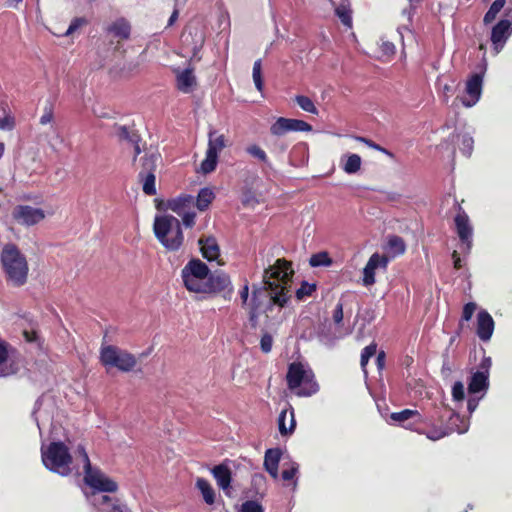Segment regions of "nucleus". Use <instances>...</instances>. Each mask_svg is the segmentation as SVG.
I'll return each mask as SVG.
<instances>
[{
	"label": "nucleus",
	"mask_w": 512,
	"mask_h": 512,
	"mask_svg": "<svg viewBox=\"0 0 512 512\" xmlns=\"http://www.w3.org/2000/svg\"><path fill=\"white\" fill-rule=\"evenodd\" d=\"M78 452L84 464V481L92 489L87 494V500L98 512H131L130 509L114 496L106 492H115L118 488L115 481L107 477L100 470L91 466L88 454L84 447L79 446Z\"/></svg>",
	"instance_id": "1"
},
{
	"label": "nucleus",
	"mask_w": 512,
	"mask_h": 512,
	"mask_svg": "<svg viewBox=\"0 0 512 512\" xmlns=\"http://www.w3.org/2000/svg\"><path fill=\"white\" fill-rule=\"evenodd\" d=\"M293 270L291 264L284 260L278 259L273 265L265 269L263 282L266 289L270 291L271 304L284 307L290 298L291 278Z\"/></svg>",
	"instance_id": "2"
},
{
	"label": "nucleus",
	"mask_w": 512,
	"mask_h": 512,
	"mask_svg": "<svg viewBox=\"0 0 512 512\" xmlns=\"http://www.w3.org/2000/svg\"><path fill=\"white\" fill-rule=\"evenodd\" d=\"M153 231L161 245L170 252L179 251L184 243L180 221L172 215H157Z\"/></svg>",
	"instance_id": "3"
},
{
	"label": "nucleus",
	"mask_w": 512,
	"mask_h": 512,
	"mask_svg": "<svg viewBox=\"0 0 512 512\" xmlns=\"http://www.w3.org/2000/svg\"><path fill=\"white\" fill-rule=\"evenodd\" d=\"M286 381L288 388L299 397L312 396L319 390L312 369L301 362L289 364Z\"/></svg>",
	"instance_id": "4"
},
{
	"label": "nucleus",
	"mask_w": 512,
	"mask_h": 512,
	"mask_svg": "<svg viewBox=\"0 0 512 512\" xmlns=\"http://www.w3.org/2000/svg\"><path fill=\"white\" fill-rule=\"evenodd\" d=\"M1 262L8 280L17 287L24 285L28 276V263L26 257L13 244L4 246L1 253Z\"/></svg>",
	"instance_id": "5"
},
{
	"label": "nucleus",
	"mask_w": 512,
	"mask_h": 512,
	"mask_svg": "<svg viewBox=\"0 0 512 512\" xmlns=\"http://www.w3.org/2000/svg\"><path fill=\"white\" fill-rule=\"evenodd\" d=\"M41 458L43 465L51 472L61 476L71 473L72 456L69 448L63 442H51L48 446L42 445Z\"/></svg>",
	"instance_id": "6"
},
{
	"label": "nucleus",
	"mask_w": 512,
	"mask_h": 512,
	"mask_svg": "<svg viewBox=\"0 0 512 512\" xmlns=\"http://www.w3.org/2000/svg\"><path fill=\"white\" fill-rule=\"evenodd\" d=\"M209 271V267L200 259L189 260L181 271L185 288L190 292L203 294Z\"/></svg>",
	"instance_id": "7"
},
{
	"label": "nucleus",
	"mask_w": 512,
	"mask_h": 512,
	"mask_svg": "<svg viewBox=\"0 0 512 512\" xmlns=\"http://www.w3.org/2000/svg\"><path fill=\"white\" fill-rule=\"evenodd\" d=\"M100 361L105 367H115L122 372L132 371L137 364L136 357L133 354L114 345L101 348Z\"/></svg>",
	"instance_id": "8"
},
{
	"label": "nucleus",
	"mask_w": 512,
	"mask_h": 512,
	"mask_svg": "<svg viewBox=\"0 0 512 512\" xmlns=\"http://www.w3.org/2000/svg\"><path fill=\"white\" fill-rule=\"evenodd\" d=\"M226 147V138L223 134H218L216 130H210L208 133V147L205 159L201 163V170L208 174L216 169L219 153Z\"/></svg>",
	"instance_id": "9"
},
{
	"label": "nucleus",
	"mask_w": 512,
	"mask_h": 512,
	"mask_svg": "<svg viewBox=\"0 0 512 512\" xmlns=\"http://www.w3.org/2000/svg\"><path fill=\"white\" fill-rule=\"evenodd\" d=\"M159 156L155 153L145 155L142 158V169L139 172V178L142 182V189L146 195L153 196L156 194L155 187V169Z\"/></svg>",
	"instance_id": "10"
},
{
	"label": "nucleus",
	"mask_w": 512,
	"mask_h": 512,
	"mask_svg": "<svg viewBox=\"0 0 512 512\" xmlns=\"http://www.w3.org/2000/svg\"><path fill=\"white\" fill-rule=\"evenodd\" d=\"M507 18L498 21L491 30V43L495 54H498L505 46L512 34V13H506Z\"/></svg>",
	"instance_id": "11"
},
{
	"label": "nucleus",
	"mask_w": 512,
	"mask_h": 512,
	"mask_svg": "<svg viewBox=\"0 0 512 512\" xmlns=\"http://www.w3.org/2000/svg\"><path fill=\"white\" fill-rule=\"evenodd\" d=\"M457 235L461 241V251L469 253L473 244V227L470 223L468 215L459 210L454 218Z\"/></svg>",
	"instance_id": "12"
},
{
	"label": "nucleus",
	"mask_w": 512,
	"mask_h": 512,
	"mask_svg": "<svg viewBox=\"0 0 512 512\" xmlns=\"http://www.w3.org/2000/svg\"><path fill=\"white\" fill-rule=\"evenodd\" d=\"M312 131V126L299 119L285 118L279 117L276 121L270 126V133L273 136L281 137L288 132H310Z\"/></svg>",
	"instance_id": "13"
},
{
	"label": "nucleus",
	"mask_w": 512,
	"mask_h": 512,
	"mask_svg": "<svg viewBox=\"0 0 512 512\" xmlns=\"http://www.w3.org/2000/svg\"><path fill=\"white\" fill-rule=\"evenodd\" d=\"M232 291L233 286L228 274L219 270L214 272L209 271L203 294H216L220 292L231 294Z\"/></svg>",
	"instance_id": "14"
},
{
	"label": "nucleus",
	"mask_w": 512,
	"mask_h": 512,
	"mask_svg": "<svg viewBox=\"0 0 512 512\" xmlns=\"http://www.w3.org/2000/svg\"><path fill=\"white\" fill-rule=\"evenodd\" d=\"M12 216L19 224L33 226L45 218V212L29 205H18L13 209Z\"/></svg>",
	"instance_id": "15"
},
{
	"label": "nucleus",
	"mask_w": 512,
	"mask_h": 512,
	"mask_svg": "<svg viewBox=\"0 0 512 512\" xmlns=\"http://www.w3.org/2000/svg\"><path fill=\"white\" fill-rule=\"evenodd\" d=\"M483 77L481 74H473L466 82V95L461 99L465 107L474 106L480 99L482 93Z\"/></svg>",
	"instance_id": "16"
},
{
	"label": "nucleus",
	"mask_w": 512,
	"mask_h": 512,
	"mask_svg": "<svg viewBox=\"0 0 512 512\" xmlns=\"http://www.w3.org/2000/svg\"><path fill=\"white\" fill-rule=\"evenodd\" d=\"M389 259L385 255L374 253L369 258L367 264L363 269V284L365 286H371L375 283V271L378 268L386 269Z\"/></svg>",
	"instance_id": "17"
},
{
	"label": "nucleus",
	"mask_w": 512,
	"mask_h": 512,
	"mask_svg": "<svg viewBox=\"0 0 512 512\" xmlns=\"http://www.w3.org/2000/svg\"><path fill=\"white\" fill-rule=\"evenodd\" d=\"M495 322L492 316L486 310H480L476 317V334L478 338L487 342L491 339L494 332Z\"/></svg>",
	"instance_id": "18"
},
{
	"label": "nucleus",
	"mask_w": 512,
	"mask_h": 512,
	"mask_svg": "<svg viewBox=\"0 0 512 512\" xmlns=\"http://www.w3.org/2000/svg\"><path fill=\"white\" fill-rule=\"evenodd\" d=\"M211 473L216 480L220 489H222L227 496H231V482L232 472L226 462L214 466Z\"/></svg>",
	"instance_id": "19"
},
{
	"label": "nucleus",
	"mask_w": 512,
	"mask_h": 512,
	"mask_svg": "<svg viewBox=\"0 0 512 512\" xmlns=\"http://www.w3.org/2000/svg\"><path fill=\"white\" fill-rule=\"evenodd\" d=\"M18 364L10 359L8 345L0 340V377H7L17 373Z\"/></svg>",
	"instance_id": "20"
},
{
	"label": "nucleus",
	"mask_w": 512,
	"mask_h": 512,
	"mask_svg": "<svg viewBox=\"0 0 512 512\" xmlns=\"http://www.w3.org/2000/svg\"><path fill=\"white\" fill-rule=\"evenodd\" d=\"M197 85V80L194 75L193 68H186L182 71H177L176 74V87L182 93H191Z\"/></svg>",
	"instance_id": "21"
},
{
	"label": "nucleus",
	"mask_w": 512,
	"mask_h": 512,
	"mask_svg": "<svg viewBox=\"0 0 512 512\" xmlns=\"http://www.w3.org/2000/svg\"><path fill=\"white\" fill-rule=\"evenodd\" d=\"M202 256L208 261L217 260L220 256V247L213 236L201 237L198 240Z\"/></svg>",
	"instance_id": "22"
},
{
	"label": "nucleus",
	"mask_w": 512,
	"mask_h": 512,
	"mask_svg": "<svg viewBox=\"0 0 512 512\" xmlns=\"http://www.w3.org/2000/svg\"><path fill=\"white\" fill-rule=\"evenodd\" d=\"M194 207V197L189 194H181L178 197L168 200L167 208L181 215Z\"/></svg>",
	"instance_id": "23"
},
{
	"label": "nucleus",
	"mask_w": 512,
	"mask_h": 512,
	"mask_svg": "<svg viewBox=\"0 0 512 512\" xmlns=\"http://www.w3.org/2000/svg\"><path fill=\"white\" fill-rule=\"evenodd\" d=\"M281 450L279 448L267 449L264 456L265 470L274 479L278 478V466L281 459Z\"/></svg>",
	"instance_id": "24"
},
{
	"label": "nucleus",
	"mask_w": 512,
	"mask_h": 512,
	"mask_svg": "<svg viewBox=\"0 0 512 512\" xmlns=\"http://www.w3.org/2000/svg\"><path fill=\"white\" fill-rule=\"evenodd\" d=\"M295 425L296 421L293 408L290 407V409L282 410L278 417V428L280 434L282 436L291 434L295 429Z\"/></svg>",
	"instance_id": "25"
},
{
	"label": "nucleus",
	"mask_w": 512,
	"mask_h": 512,
	"mask_svg": "<svg viewBox=\"0 0 512 512\" xmlns=\"http://www.w3.org/2000/svg\"><path fill=\"white\" fill-rule=\"evenodd\" d=\"M489 387V376L486 372H475L472 374L470 382L468 383V392L470 394H476L483 392V395Z\"/></svg>",
	"instance_id": "26"
},
{
	"label": "nucleus",
	"mask_w": 512,
	"mask_h": 512,
	"mask_svg": "<svg viewBox=\"0 0 512 512\" xmlns=\"http://www.w3.org/2000/svg\"><path fill=\"white\" fill-rule=\"evenodd\" d=\"M390 419L393 422L402 424L405 428H411L410 425H405V422L409 419H414L415 423L425 422L419 411L412 409H404L400 412H394L390 415Z\"/></svg>",
	"instance_id": "27"
},
{
	"label": "nucleus",
	"mask_w": 512,
	"mask_h": 512,
	"mask_svg": "<svg viewBox=\"0 0 512 512\" xmlns=\"http://www.w3.org/2000/svg\"><path fill=\"white\" fill-rule=\"evenodd\" d=\"M15 128V118L7 101H0V130L11 131Z\"/></svg>",
	"instance_id": "28"
},
{
	"label": "nucleus",
	"mask_w": 512,
	"mask_h": 512,
	"mask_svg": "<svg viewBox=\"0 0 512 512\" xmlns=\"http://www.w3.org/2000/svg\"><path fill=\"white\" fill-rule=\"evenodd\" d=\"M452 141L457 143L463 155H465L466 157L471 156L473 151L474 140L469 133H457L452 136Z\"/></svg>",
	"instance_id": "29"
},
{
	"label": "nucleus",
	"mask_w": 512,
	"mask_h": 512,
	"mask_svg": "<svg viewBox=\"0 0 512 512\" xmlns=\"http://www.w3.org/2000/svg\"><path fill=\"white\" fill-rule=\"evenodd\" d=\"M445 429L450 433L457 432L459 434L466 433L469 429V420L464 419L457 413H453L449 418Z\"/></svg>",
	"instance_id": "30"
},
{
	"label": "nucleus",
	"mask_w": 512,
	"mask_h": 512,
	"mask_svg": "<svg viewBox=\"0 0 512 512\" xmlns=\"http://www.w3.org/2000/svg\"><path fill=\"white\" fill-rule=\"evenodd\" d=\"M107 31L117 38L128 39L130 36L131 28L125 19L120 18L109 25Z\"/></svg>",
	"instance_id": "31"
},
{
	"label": "nucleus",
	"mask_w": 512,
	"mask_h": 512,
	"mask_svg": "<svg viewBox=\"0 0 512 512\" xmlns=\"http://www.w3.org/2000/svg\"><path fill=\"white\" fill-rule=\"evenodd\" d=\"M384 248L392 257H396L404 254L406 245L401 237L392 235L388 237Z\"/></svg>",
	"instance_id": "32"
},
{
	"label": "nucleus",
	"mask_w": 512,
	"mask_h": 512,
	"mask_svg": "<svg viewBox=\"0 0 512 512\" xmlns=\"http://www.w3.org/2000/svg\"><path fill=\"white\" fill-rule=\"evenodd\" d=\"M335 14L344 26L352 27V10L349 0H341L339 5L335 7Z\"/></svg>",
	"instance_id": "33"
},
{
	"label": "nucleus",
	"mask_w": 512,
	"mask_h": 512,
	"mask_svg": "<svg viewBox=\"0 0 512 512\" xmlns=\"http://www.w3.org/2000/svg\"><path fill=\"white\" fill-rule=\"evenodd\" d=\"M215 198V194L211 188L205 187L200 189L198 192L196 201H194V205H196L199 211H205L208 209L209 205Z\"/></svg>",
	"instance_id": "34"
},
{
	"label": "nucleus",
	"mask_w": 512,
	"mask_h": 512,
	"mask_svg": "<svg viewBox=\"0 0 512 512\" xmlns=\"http://www.w3.org/2000/svg\"><path fill=\"white\" fill-rule=\"evenodd\" d=\"M196 487L200 490L204 501L208 505H212L215 502V491L211 484L204 478H198L196 481Z\"/></svg>",
	"instance_id": "35"
},
{
	"label": "nucleus",
	"mask_w": 512,
	"mask_h": 512,
	"mask_svg": "<svg viewBox=\"0 0 512 512\" xmlns=\"http://www.w3.org/2000/svg\"><path fill=\"white\" fill-rule=\"evenodd\" d=\"M115 134L120 140L128 141L130 143L135 144V146H134L135 155L137 156L140 154L141 150L137 143L138 136L136 134H131L129 129L126 126H117L116 130H115Z\"/></svg>",
	"instance_id": "36"
},
{
	"label": "nucleus",
	"mask_w": 512,
	"mask_h": 512,
	"mask_svg": "<svg viewBox=\"0 0 512 512\" xmlns=\"http://www.w3.org/2000/svg\"><path fill=\"white\" fill-rule=\"evenodd\" d=\"M505 4L506 0H495L485 13L483 23L485 25L491 24L496 19L499 12L504 8Z\"/></svg>",
	"instance_id": "37"
},
{
	"label": "nucleus",
	"mask_w": 512,
	"mask_h": 512,
	"mask_svg": "<svg viewBox=\"0 0 512 512\" xmlns=\"http://www.w3.org/2000/svg\"><path fill=\"white\" fill-rule=\"evenodd\" d=\"M361 163L362 160L358 154H349L346 156L342 168L347 174H354L360 170Z\"/></svg>",
	"instance_id": "38"
},
{
	"label": "nucleus",
	"mask_w": 512,
	"mask_h": 512,
	"mask_svg": "<svg viewBox=\"0 0 512 512\" xmlns=\"http://www.w3.org/2000/svg\"><path fill=\"white\" fill-rule=\"evenodd\" d=\"M309 264L312 267H328L332 264V259L327 252H319L310 257Z\"/></svg>",
	"instance_id": "39"
},
{
	"label": "nucleus",
	"mask_w": 512,
	"mask_h": 512,
	"mask_svg": "<svg viewBox=\"0 0 512 512\" xmlns=\"http://www.w3.org/2000/svg\"><path fill=\"white\" fill-rule=\"evenodd\" d=\"M295 102L299 105V107L302 110L314 115L318 114V109L316 108L313 101L309 97L304 95H297L295 97Z\"/></svg>",
	"instance_id": "40"
},
{
	"label": "nucleus",
	"mask_w": 512,
	"mask_h": 512,
	"mask_svg": "<svg viewBox=\"0 0 512 512\" xmlns=\"http://www.w3.org/2000/svg\"><path fill=\"white\" fill-rule=\"evenodd\" d=\"M252 77H253V82L255 84L256 89L259 92H262L264 83H263V79H262V62L260 59H258L254 62Z\"/></svg>",
	"instance_id": "41"
},
{
	"label": "nucleus",
	"mask_w": 512,
	"mask_h": 512,
	"mask_svg": "<svg viewBox=\"0 0 512 512\" xmlns=\"http://www.w3.org/2000/svg\"><path fill=\"white\" fill-rule=\"evenodd\" d=\"M377 351V345L375 343H371L370 345L366 346L361 353V368L366 373V366L372 356L376 354Z\"/></svg>",
	"instance_id": "42"
},
{
	"label": "nucleus",
	"mask_w": 512,
	"mask_h": 512,
	"mask_svg": "<svg viewBox=\"0 0 512 512\" xmlns=\"http://www.w3.org/2000/svg\"><path fill=\"white\" fill-rule=\"evenodd\" d=\"M246 152L254 158H257L261 162L266 163L268 161L266 152L258 145L253 144L246 148Z\"/></svg>",
	"instance_id": "43"
},
{
	"label": "nucleus",
	"mask_w": 512,
	"mask_h": 512,
	"mask_svg": "<svg viewBox=\"0 0 512 512\" xmlns=\"http://www.w3.org/2000/svg\"><path fill=\"white\" fill-rule=\"evenodd\" d=\"M317 338L319 342L326 347L334 346L336 341L339 339V337L325 332L324 329L318 332Z\"/></svg>",
	"instance_id": "44"
},
{
	"label": "nucleus",
	"mask_w": 512,
	"mask_h": 512,
	"mask_svg": "<svg viewBox=\"0 0 512 512\" xmlns=\"http://www.w3.org/2000/svg\"><path fill=\"white\" fill-rule=\"evenodd\" d=\"M88 23V21L84 18V17H76L74 18L68 29L66 30V32L63 34V36H70L72 35L74 32H76L79 28H81L82 26L86 25Z\"/></svg>",
	"instance_id": "45"
},
{
	"label": "nucleus",
	"mask_w": 512,
	"mask_h": 512,
	"mask_svg": "<svg viewBox=\"0 0 512 512\" xmlns=\"http://www.w3.org/2000/svg\"><path fill=\"white\" fill-rule=\"evenodd\" d=\"M240 511L241 512H264V508L257 501L248 500V501H245L241 505V510Z\"/></svg>",
	"instance_id": "46"
},
{
	"label": "nucleus",
	"mask_w": 512,
	"mask_h": 512,
	"mask_svg": "<svg viewBox=\"0 0 512 512\" xmlns=\"http://www.w3.org/2000/svg\"><path fill=\"white\" fill-rule=\"evenodd\" d=\"M54 121V112L51 105H46L43 109V114L39 119V123L43 126L52 124Z\"/></svg>",
	"instance_id": "47"
},
{
	"label": "nucleus",
	"mask_w": 512,
	"mask_h": 512,
	"mask_svg": "<svg viewBox=\"0 0 512 512\" xmlns=\"http://www.w3.org/2000/svg\"><path fill=\"white\" fill-rule=\"evenodd\" d=\"M449 435V432L443 427H435L426 432V437L430 440L436 441Z\"/></svg>",
	"instance_id": "48"
},
{
	"label": "nucleus",
	"mask_w": 512,
	"mask_h": 512,
	"mask_svg": "<svg viewBox=\"0 0 512 512\" xmlns=\"http://www.w3.org/2000/svg\"><path fill=\"white\" fill-rule=\"evenodd\" d=\"M315 289L316 286L314 284L304 282L301 287L296 290V296L298 299H303L305 296H310Z\"/></svg>",
	"instance_id": "49"
},
{
	"label": "nucleus",
	"mask_w": 512,
	"mask_h": 512,
	"mask_svg": "<svg viewBox=\"0 0 512 512\" xmlns=\"http://www.w3.org/2000/svg\"><path fill=\"white\" fill-rule=\"evenodd\" d=\"M358 141L360 142H363L365 143L368 147L374 149V150H377V151H380L382 153H384L385 155L389 156V157H393V153L388 151L387 149L381 147L380 145L376 144L375 142L369 140V139H366L364 137H357L356 138Z\"/></svg>",
	"instance_id": "50"
},
{
	"label": "nucleus",
	"mask_w": 512,
	"mask_h": 512,
	"mask_svg": "<svg viewBox=\"0 0 512 512\" xmlns=\"http://www.w3.org/2000/svg\"><path fill=\"white\" fill-rule=\"evenodd\" d=\"M452 397L455 401L464 399V385L461 381H456L452 386Z\"/></svg>",
	"instance_id": "51"
},
{
	"label": "nucleus",
	"mask_w": 512,
	"mask_h": 512,
	"mask_svg": "<svg viewBox=\"0 0 512 512\" xmlns=\"http://www.w3.org/2000/svg\"><path fill=\"white\" fill-rule=\"evenodd\" d=\"M273 338L270 334L265 333L260 340V348L262 352L269 353L272 350Z\"/></svg>",
	"instance_id": "52"
},
{
	"label": "nucleus",
	"mask_w": 512,
	"mask_h": 512,
	"mask_svg": "<svg viewBox=\"0 0 512 512\" xmlns=\"http://www.w3.org/2000/svg\"><path fill=\"white\" fill-rule=\"evenodd\" d=\"M182 218L183 225L185 227L191 228L195 224V218L196 213L193 211V209L184 212L183 214L179 215Z\"/></svg>",
	"instance_id": "53"
},
{
	"label": "nucleus",
	"mask_w": 512,
	"mask_h": 512,
	"mask_svg": "<svg viewBox=\"0 0 512 512\" xmlns=\"http://www.w3.org/2000/svg\"><path fill=\"white\" fill-rule=\"evenodd\" d=\"M343 317H344L343 303L341 301H339L333 310L332 318H333L334 323L337 326H339L343 321Z\"/></svg>",
	"instance_id": "54"
},
{
	"label": "nucleus",
	"mask_w": 512,
	"mask_h": 512,
	"mask_svg": "<svg viewBox=\"0 0 512 512\" xmlns=\"http://www.w3.org/2000/svg\"><path fill=\"white\" fill-rule=\"evenodd\" d=\"M477 306L474 302H469L464 305L463 311H462V320L463 321H469L471 320Z\"/></svg>",
	"instance_id": "55"
},
{
	"label": "nucleus",
	"mask_w": 512,
	"mask_h": 512,
	"mask_svg": "<svg viewBox=\"0 0 512 512\" xmlns=\"http://www.w3.org/2000/svg\"><path fill=\"white\" fill-rule=\"evenodd\" d=\"M299 465L296 462H292L290 468L282 471V478L285 481L291 480L298 473Z\"/></svg>",
	"instance_id": "56"
},
{
	"label": "nucleus",
	"mask_w": 512,
	"mask_h": 512,
	"mask_svg": "<svg viewBox=\"0 0 512 512\" xmlns=\"http://www.w3.org/2000/svg\"><path fill=\"white\" fill-rule=\"evenodd\" d=\"M381 51L384 55L391 56L395 53L396 48L392 42L382 41Z\"/></svg>",
	"instance_id": "57"
},
{
	"label": "nucleus",
	"mask_w": 512,
	"mask_h": 512,
	"mask_svg": "<svg viewBox=\"0 0 512 512\" xmlns=\"http://www.w3.org/2000/svg\"><path fill=\"white\" fill-rule=\"evenodd\" d=\"M23 335L27 342H30V343H34V342L38 343L39 342V335L35 330H31V331L25 330L23 332Z\"/></svg>",
	"instance_id": "58"
},
{
	"label": "nucleus",
	"mask_w": 512,
	"mask_h": 512,
	"mask_svg": "<svg viewBox=\"0 0 512 512\" xmlns=\"http://www.w3.org/2000/svg\"><path fill=\"white\" fill-rule=\"evenodd\" d=\"M492 365V360L490 357H484L480 363V372H486V374L489 376V370Z\"/></svg>",
	"instance_id": "59"
},
{
	"label": "nucleus",
	"mask_w": 512,
	"mask_h": 512,
	"mask_svg": "<svg viewBox=\"0 0 512 512\" xmlns=\"http://www.w3.org/2000/svg\"><path fill=\"white\" fill-rule=\"evenodd\" d=\"M482 397H483V395L480 398L470 397L468 399L467 409L470 414H472L476 410V408L478 407V404H479V400Z\"/></svg>",
	"instance_id": "60"
},
{
	"label": "nucleus",
	"mask_w": 512,
	"mask_h": 512,
	"mask_svg": "<svg viewBox=\"0 0 512 512\" xmlns=\"http://www.w3.org/2000/svg\"><path fill=\"white\" fill-rule=\"evenodd\" d=\"M408 1L410 2V8H409V9H404V10L402 11V14H403L404 16H406V17H407V21H408L409 23H411V21H412V17H413V14H414V7H413V4H414L415 2H418V0H408Z\"/></svg>",
	"instance_id": "61"
},
{
	"label": "nucleus",
	"mask_w": 512,
	"mask_h": 512,
	"mask_svg": "<svg viewBox=\"0 0 512 512\" xmlns=\"http://www.w3.org/2000/svg\"><path fill=\"white\" fill-rule=\"evenodd\" d=\"M385 359H386V356H385L384 351H381V352H379L377 354L376 364H377V367H378L379 370L384 368V366H385Z\"/></svg>",
	"instance_id": "62"
},
{
	"label": "nucleus",
	"mask_w": 512,
	"mask_h": 512,
	"mask_svg": "<svg viewBox=\"0 0 512 512\" xmlns=\"http://www.w3.org/2000/svg\"><path fill=\"white\" fill-rule=\"evenodd\" d=\"M249 320H250L251 326L255 328L258 324V314L256 311V307L252 308V310L250 311Z\"/></svg>",
	"instance_id": "63"
},
{
	"label": "nucleus",
	"mask_w": 512,
	"mask_h": 512,
	"mask_svg": "<svg viewBox=\"0 0 512 512\" xmlns=\"http://www.w3.org/2000/svg\"><path fill=\"white\" fill-rule=\"evenodd\" d=\"M248 297H249V286H248V284H245L243 286L242 290L240 291V298H241L243 304H246Z\"/></svg>",
	"instance_id": "64"
}]
</instances>
